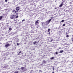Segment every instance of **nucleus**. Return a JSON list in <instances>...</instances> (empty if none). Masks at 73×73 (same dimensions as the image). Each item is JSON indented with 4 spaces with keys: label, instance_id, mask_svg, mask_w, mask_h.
Returning a JSON list of instances; mask_svg holds the SVG:
<instances>
[{
    "label": "nucleus",
    "instance_id": "1",
    "mask_svg": "<svg viewBox=\"0 0 73 73\" xmlns=\"http://www.w3.org/2000/svg\"><path fill=\"white\" fill-rule=\"evenodd\" d=\"M10 42H7L6 43V44L5 45V46L6 48H7V47H8V46H10V43H9Z\"/></svg>",
    "mask_w": 73,
    "mask_h": 73
},
{
    "label": "nucleus",
    "instance_id": "2",
    "mask_svg": "<svg viewBox=\"0 0 73 73\" xmlns=\"http://www.w3.org/2000/svg\"><path fill=\"white\" fill-rule=\"evenodd\" d=\"M20 10V9H16V10L15 9H13L12 11V12H15V13H17V12H18V11Z\"/></svg>",
    "mask_w": 73,
    "mask_h": 73
},
{
    "label": "nucleus",
    "instance_id": "3",
    "mask_svg": "<svg viewBox=\"0 0 73 73\" xmlns=\"http://www.w3.org/2000/svg\"><path fill=\"white\" fill-rule=\"evenodd\" d=\"M10 18L11 19H14L15 20V19H16V15H12L11 16Z\"/></svg>",
    "mask_w": 73,
    "mask_h": 73
},
{
    "label": "nucleus",
    "instance_id": "4",
    "mask_svg": "<svg viewBox=\"0 0 73 73\" xmlns=\"http://www.w3.org/2000/svg\"><path fill=\"white\" fill-rule=\"evenodd\" d=\"M14 40L15 42H18L19 41V39L17 38H15Z\"/></svg>",
    "mask_w": 73,
    "mask_h": 73
},
{
    "label": "nucleus",
    "instance_id": "5",
    "mask_svg": "<svg viewBox=\"0 0 73 73\" xmlns=\"http://www.w3.org/2000/svg\"><path fill=\"white\" fill-rule=\"evenodd\" d=\"M62 3L63 4H65L66 3V0H64L62 2Z\"/></svg>",
    "mask_w": 73,
    "mask_h": 73
},
{
    "label": "nucleus",
    "instance_id": "6",
    "mask_svg": "<svg viewBox=\"0 0 73 73\" xmlns=\"http://www.w3.org/2000/svg\"><path fill=\"white\" fill-rule=\"evenodd\" d=\"M46 62H47L46 61H45V60H43L42 62L43 64H46Z\"/></svg>",
    "mask_w": 73,
    "mask_h": 73
},
{
    "label": "nucleus",
    "instance_id": "7",
    "mask_svg": "<svg viewBox=\"0 0 73 73\" xmlns=\"http://www.w3.org/2000/svg\"><path fill=\"white\" fill-rule=\"evenodd\" d=\"M51 20H52V19H49L48 21H46V23H48H48H50V22L51 21Z\"/></svg>",
    "mask_w": 73,
    "mask_h": 73
},
{
    "label": "nucleus",
    "instance_id": "8",
    "mask_svg": "<svg viewBox=\"0 0 73 73\" xmlns=\"http://www.w3.org/2000/svg\"><path fill=\"white\" fill-rule=\"evenodd\" d=\"M63 5H64L63 3H62L60 5L59 7H62V6Z\"/></svg>",
    "mask_w": 73,
    "mask_h": 73
},
{
    "label": "nucleus",
    "instance_id": "9",
    "mask_svg": "<svg viewBox=\"0 0 73 73\" xmlns=\"http://www.w3.org/2000/svg\"><path fill=\"white\" fill-rule=\"evenodd\" d=\"M24 68L25 67H22L21 68H20V69H21V70H24Z\"/></svg>",
    "mask_w": 73,
    "mask_h": 73
},
{
    "label": "nucleus",
    "instance_id": "10",
    "mask_svg": "<svg viewBox=\"0 0 73 73\" xmlns=\"http://www.w3.org/2000/svg\"><path fill=\"white\" fill-rule=\"evenodd\" d=\"M64 52V50H60V52L59 53H63Z\"/></svg>",
    "mask_w": 73,
    "mask_h": 73
},
{
    "label": "nucleus",
    "instance_id": "11",
    "mask_svg": "<svg viewBox=\"0 0 73 73\" xmlns=\"http://www.w3.org/2000/svg\"><path fill=\"white\" fill-rule=\"evenodd\" d=\"M39 20H37L35 22V24H37L38 23V21H39Z\"/></svg>",
    "mask_w": 73,
    "mask_h": 73
},
{
    "label": "nucleus",
    "instance_id": "12",
    "mask_svg": "<svg viewBox=\"0 0 73 73\" xmlns=\"http://www.w3.org/2000/svg\"><path fill=\"white\" fill-rule=\"evenodd\" d=\"M53 59H54V57H52L50 58V60H53Z\"/></svg>",
    "mask_w": 73,
    "mask_h": 73
},
{
    "label": "nucleus",
    "instance_id": "13",
    "mask_svg": "<svg viewBox=\"0 0 73 73\" xmlns=\"http://www.w3.org/2000/svg\"><path fill=\"white\" fill-rule=\"evenodd\" d=\"M21 51H20V52H19V53L18 54V55H20V54H21Z\"/></svg>",
    "mask_w": 73,
    "mask_h": 73
},
{
    "label": "nucleus",
    "instance_id": "14",
    "mask_svg": "<svg viewBox=\"0 0 73 73\" xmlns=\"http://www.w3.org/2000/svg\"><path fill=\"white\" fill-rule=\"evenodd\" d=\"M3 17V16H0V20H1V19H2V18Z\"/></svg>",
    "mask_w": 73,
    "mask_h": 73
},
{
    "label": "nucleus",
    "instance_id": "15",
    "mask_svg": "<svg viewBox=\"0 0 73 73\" xmlns=\"http://www.w3.org/2000/svg\"><path fill=\"white\" fill-rule=\"evenodd\" d=\"M7 66H5L4 67H3V68H7Z\"/></svg>",
    "mask_w": 73,
    "mask_h": 73
},
{
    "label": "nucleus",
    "instance_id": "16",
    "mask_svg": "<svg viewBox=\"0 0 73 73\" xmlns=\"http://www.w3.org/2000/svg\"><path fill=\"white\" fill-rule=\"evenodd\" d=\"M37 43V42L36 41H35L33 42V44H36Z\"/></svg>",
    "mask_w": 73,
    "mask_h": 73
},
{
    "label": "nucleus",
    "instance_id": "17",
    "mask_svg": "<svg viewBox=\"0 0 73 73\" xmlns=\"http://www.w3.org/2000/svg\"><path fill=\"white\" fill-rule=\"evenodd\" d=\"M64 21H65V20H62L61 22V23H63V22H64Z\"/></svg>",
    "mask_w": 73,
    "mask_h": 73
},
{
    "label": "nucleus",
    "instance_id": "18",
    "mask_svg": "<svg viewBox=\"0 0 73 73\" xmlns=\"http://www.w3.org/2000/svg\"><path fill=\"white\" fill-rule=\"evenodd\" d=\"M58 53V52H55V54H57Z\"/></svg>",
    "mask_w": 73,
    "mask_h": 73
},
{
    "label": "nucleus",
    "instance_id": "19",
    "mask_svg": "<svg viewBox=\"0 0 73 73\" xmlns=\"http://www.w3.org/2000/svg\"><path fill=\"white\" fill-rule=\"evenodd\" d=\"M14 73H18V71H16L15 72H14Z\"/></svg>",
    "mask_w": 73,
    "mask_h": 73
},
{
    "label": "nucleus",
    "instance_id": "20",
    "mask_svg": "<svg viewBox=\"0 0 73 73\" xmlns=\"http://www.w3.org/2000/svg\"><path fill=\"white\" fill-rule=\"evenodd\" d=\"M9 31H11V30H12V28H9Z\"/></svg>",
    "mask_w": 73,
    "mask_h": 73
},
{
    "label": "nucleus",
    "instance_id": "21",
    "mask_svg": "<svg viewBox=\"0 0 73 73\" xmlns=\"http://www.w3.org/2000/svg\"><path fill=\"white\" fill-rule=\"evenodd\" d=\"M50 32V29H48V32Z\"/></svg>",
    "mask_w": 73,
    "mask_h": 73
},
{
    "label": "nucleus",
    "instance_id": "22",
    "mask_svg": "<svg viewBox=\"0 0 73 73\" xmlns=\"http://www.w3.org/2000/svg\"><path fill=\"white\" fill-rule=\"evenodd\" d=\"M18 17H19V16L18 15H17L16 17H15L16 19H17V18H18Z\"/></svg>",
    "mask_w": 73,
    "mask_h": 73
},
{
    "label": "nucleus",
    "instance_id": "23",
    "mask_svg": "<svg viewBox=\"0 0 73 73\" xmlns=\"http://www.w3.org/2000/svg\"><path fill=\"white\" fill-rule=\"evenodd\" d=\"M33 5V3H31L30 4V5Z\"/></svg>",
    "mask_w": 73,
    "mask_h": 73
},
{
    "label": "nucleus",
    "instance_id": "24",
    "mask_svg": "<svg viewBox=\"0 0 73 73\" xmlns=\"http://www.w3.org/2000/svg\"><path fill=\"white\" fill-rule=\"evenodd\" d=\"M53 41V39H51V40H50V42H52V41Z\"/></svg>",
    "mask_w": 73,
    "mask_h": 73
},
{
    "label": "nucleus",
    "instance_id": "25",
    "mask_svg": "<svg viewBox=\"0 0 73 73\" xmlns=\"http://www.w3.org/2000/svg\"><path fill=\"white\" fill-rule=\"evenodd\" d=\"M17 45H18V46L19 45H20V43H17Z\"/></svg>",
    "mask_w": 73,
    "mask_h": 73
},
{
    "label": "nucleus",
    "instance_id": "26",
    "mask_svg": "<svg viewBox=\"0 0 73 73\" xmlns=\"http://www.w3.org/2000/svg\"><path fill=\"white\" fill-rule=\"evenodd\" d=\"M63 27H65V24H64L63 25Z\"/></svg>",
    "mask_w": 73,
    "mask_h": 73
},
{
    "label": "nucleus",
    "instance_id": "27",
    "mask_svg": "<svg viewBox=\"0 0 73 73\" xmlns=\"http://www.w3.org/2000/svg\"><path fill=\"white\" fill-rule=\"evenodd\" d=\"M69 35H67L66 36V37H69Z\"/></svg>",
    "mask_w": 73,
    "mask_h": 73
},
{
    "label": "nucleus",
    "instance_id": "28",
    "mask_svg": "<svg viewBox=\"0 0 73 73\" xmlns=\"http://www.w3.org/2000/svg\"><path fill=\"white\" fill-rule=\"evenodd\" d=\"M19 8V7H16L15 9H18V8Z\"/></svg>",
    "mask_w": 73,
    "mask_h": 73
},
{
    "label": "nucleus",
    "instance_id": "29",
    "mask_svg": "<svg viewBox=\"0 0 73 73\" xmlns=\"http://www.w3.org/2000/svg\"><path fill=\"white\" fill-rule=\"evenodd\" d=\"M25 21V19H23L22 21V22H23V21Z\"/></svg>",
    "mask_w": 73,
    "mask_h": 73
},
{
    "label": "nucleus",
    "instance_id": "30",
    "mask_svg": "<svg viewBox=\"0 0 73 73\" xmlns=\"http://www.w3.org/2000/svg\"><path fill=\"white\" fill-rule=\"evenodd\" d=\"M70 4H72V2H70Z\"/></svg>",
    "mask_w": 73,
    "mask_h": 73
},
{
    "label": "nucleus",
    "instance_id": "31",
    "mask_svg": "<svg viewBox=\"0 0 73 73\" xmlns=\"http://www.w3.org/2000/svg\"><path fill=\"white\" fill-rule=\"evenodd\" d=\"M7 1H8V0H5V2H7Z\"/></svg>",
    "mask_w": 73,
    "mask_h": 73
},
{
    "label": "nucleus",
    "instance_id": "32",
    "mask_svg": "<svg viewBox=\"0 0 73 73\" xmlns=\"http://www.w3.org/2000/svg\"><path fill=\"white\" fill-rule=\"evenodd\" d=\"M43 64H43V63H42V64H41V65H43Z\"/></svg>",
    "mask_w": 73,
    "mask_h": 73
},
{
    "label": "nucleus",
    "instance_id": "33",
    "mask_svg": "<svg viewBox=\"0 0 73 73\" xmlns=\"http://www.w3.org/2000/svg\"><path fill=\"white\" fill-rule=\"evenodd\" d=\"M44 24V22H43L42 23V25H43Z\"/></svg>",
    "mask_w": 73,
    "mask_h": 73
},
{
    "label": "nucleus",
    "instance_id": "34",
    "mask_svg": "<svg viewBox=\"0 0 73 73\" xmlns=\"http://www.w3.org/2000/svg\"><path fill=\"white\" fill-rule=\"evenodd\" d=\"M12 33H12V32L10 34L11 35V34H12Z\"/></svg>",
    "mask_w": 73,
    "mask_h": 73
},
{
    "label": "nucleus",
    "instance_id": "35",
    "mask_svg": "<svg viewBox=\"0 0 73 73\" xmlns=\"http://www.w3.org/2000/svg\"><path fill=\"white\" fill-rule=\"evenodd\" d=\"M32 71H33V70H31L30 71V72H32Z\"/></svg>",
    "mask_w": 73,
    "mask_h": 73
},
{
    "label": "nucleus",
    "instance_id": "36",
    "mask_svg": "<svg viewBox=\"0 0 73 73\" xmlns=\"http://www.w3.org/2000/svg\"><path fill=\"white\" fill-rule=\"evenodd\" d=\"M50 32L48 33V34L50 35Z\"/></svg>",
    "mask_w": 73,
    "mask_h": 73
},
{
    "label": "nucleus",
    "instance_id": "37",
    "mask_svg": "<svg viewBox=\"0 0 73 73\" xmlns=\"http://www.w3.org/2000/svg\"><path fill=\"white\" fill-rule=\"evenodd\" d=\"M57 9V8H55V9Z\"/></svg>",
    "mask_w": 73,
    "mask_h": 73
},
{
    "label": "nucleus",
    "instance_id": "38",
    "mask_svg": "<svg viewBox=\"0 0 73 73\" xmlns=\"http://www.w3.org/2000/svg\"><path fill=\"white\" fill-rule=\"evenodd\" d=\"M35 50V48H33V50Z\"/></svg>",
    "mask_w": 73,
    "mask_h": 73
},
{
    "label": "nucleus",
    "instance_id": "39",
    "mask_svg": "<svg viewBox=\"0 0 73 73\" xmlns=\"http://www.w3.org/2000/svg\"><path fill=\"white\" fill-rule=\"evenodd\" d=\"M8 24H9V23H7V25H8Z\"/></svg>",
    "mask_w": 73,
    "mask_h": 73
},
{
    "label": "nucleus",
    "instance_id": "40",
    "mask_svg": "<svg viewBox=\"0 0 73 73\" xmlns=\"http://www.w3.org/2000/svg\"><path fill=\"white\" fill-rule=\"evenodd\" d=\"M24 44H27V43H24Z\"/></svg>",
    "mask_w": 73,
    "mask_h": 73
},
{
    "label": "nucleus",
    "instance_id": "41",
    "mask_svg": "<svg viewBox=\"0 0 73 73\" xmlns=\"http://www.w3.org/2000/svg\"><path fill=\"white\" fill-rule=\"evenodd\" d=\"M54 68H53V70H54Z\"/></svg>",
    "mask_w": 73,
    "mask_h": 73
},
{
    "label": "nucleus",
    "instance_id": "42",
    "mask_svg": "<svg viewBox=\"0 0 73 73\" xmlns=\"http://www.w3.org/2000/svg\"><path fill=\"white\" fill-rule=\"evenodd\" d=\"M50 18V19H53V18H52V17H51Z\"/></svg>",
    "mask_w": 73,
    "mask_h": 73
},
{
    "label": "nucleus",
    "instance_id": "43",
    "mask_svg": "<svg viewBox=\"0 0 73 73\" xmlns=\"http://www.w3.org/2000/svg\"><path fill=\"white\" fill-rule=\"evenodd\" d=\"M72 41H73V38H72Z\"/></svg>",
    "mask_w": 73,
    "mask_h": 73
},
{
    "label": "nucleus",
    "instance_id": "44",
    "mask_svg": "<svg viewBox=\"0 0 73 73\" xmlns=\"http://www.w3.org/2000/svg\"><path fill=\"white\" fill-rule=\"evenodd\" d=\"M68 34V33H66V35H67Z\"/></svg>",
    "mask_w": 73,
    "mask_h": 73
},
{
    "label": "nucleus",
    "instance_id": "45",
    "mask_svg": "<svg viewBox=\"0 0 73 73\" xmlns=\"http://www.w3.org/2000/svg\"><path fill=\"white\" fill-rule=\"evenodd\" d=\"M68 61H67V63H68Z\"/></svg>",
    "mask_w": 73,
    "mask_h": 73
},
{
    "label": "nucleus",
    "instance_id": "46",
    "mask_svg": "<svg viewBox=\"0 0 73 73\" xmlns=\"http://www.w3.org/2000/svg\"><path fill=\"white\" fill-rule=\"evenodd\" d=\"M52 73H54V72H53Z\"/></svg>",
    "mask_w": 73,
    "mask_h": 73
},
{
    "label": "nucleus",
    "instance_id": "47",
    "mask_svg": "<svg viewBox=\"0 0 73 73\" xmlns=\"http://www.w3.org/2000/svg\"><path fill=\"white\" fill-rule=\"evenodd\" d=\"M16 14H17V15L18 14V13H17Z\"/></svg>",
    "mask_w": 73,
    "mask_h": 73
},
{
    "label": "nucleus",
    "instance_id": "48",
    "mask_svg": "<svg viewBox=\"0 0 73 73\" xmlns=\"http://www.w3.org/2000/svg\"><path fill=\"white\" fill-rule=\"evenodd\" d=\"M7 27H8V25L7 26Z\"/></svg>",
    "mask_w": 73,
    "mask_h": 73
},
{
    "label": "nucleus",
    "instance_id": "49",
    "mask_svg": "<svg viewBox=\"0 0 73 73\" xmlns=\"http://www.w3.org/2000/svg\"><path fill=\"white\" fill-rule=\"evenodd\" d=\"M30 73H32V72H30Z\"/></svg>",
    "mask_w": 73,
    "mask_h": 73
},
{
    "label": "nucleus",
    "instance_id": "50",
    "mask_svg": "<svg viewBox=\"0 0 73 73\" xmlns=\"http://www.w3.org/2000/svg\"><path fill=\"white\" fill-rule=\"evenodd\" d=\"M0 52H1V51H0Z\"/></svg>",
    "mask_w": 73,
    "mask_h": 73
},
{
    "label": "nucleus",
    "instance_id": "51",
    "mask_svg": "<svg viewBox=\"0 0 73 73\" xmlns=\"http://www.w3.org/2000/svg\"><path fill=\"white\" fill-rule=\"evenodd\" d=\"M72 36H73V35H72Z\"/></svg>",
    "mask_w": 73,
    "mask_h": 73
},
{
    "label": "nucleus",
    "instance_id": "52",
    "mask_svg": "<svg viewBox=\"0 0 73 73\" xmlns=\"http://www.w3.org/2000/svg\"><path fill=\"white\" fill-rule=\"evenodd\" d=\"M59 28H58V29H59Z\"/></svg>",
    "mask_w": 73,
    "mask_h": 73
}]
</instances>
